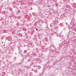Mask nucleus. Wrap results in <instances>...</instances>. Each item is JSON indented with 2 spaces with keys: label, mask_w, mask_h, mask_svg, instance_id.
I'll return each mask as SVG.
<instances>
[{
  "label": "nucleus",
  "mask_w": 76,
  "mask_h": 76,
  "mask_svg": "<svg viewBox=\"0 0 76 76\" xmlns=\"http://www.w3.org/2000/svg\"><path fill=\"white\" fill-rule=\"evenodd\" d=\"M19 64H20V65L21 66H22V64H23L22 63H20Z\"/></svg>",
  "instance_id": "nucleus-2"
},
{
  "label": "nucleus",
  "mask_w": 76,
  "mask_h": 76,
  "mask_svg": "<svg viewBox=\"0 0 76 76\" xmlns=\"http://www.w3.org/2000/svg\"><path fill=\"white\" fill-rule=\"evenodd\" d=\"M50 26H51V24H50Z\"/></svg>",
  "instance_id": "nucleus-8"
},
{
  "label": "nucleus",
  "mask_w": 76,
  "mask_h": 76,
  "mask_svg": "<svg viewBox=\"0 0 76 76\" xmlns=\"http://www.w3.org/2000/svg\"><path fill=\"white\" fill-rule=\"evenodd\" d=\"M36 31H38V29L37 28V29H36Z\"/></svg>",
  "instance_id": "nucleus-3"
},
{
  "label": "nucleus",
  "mask_w": 76,
  "mask_h": 76,
  "mask_svg": "<svg viewBox=\"0 0 76 76\" xmlns=\"http://www.w3.org/2000/svg\"><path fill=\"white\" fill-rule=\"evenodd\" d=\"M36 73H37V69H36Z\"/></svg>",
  "instance_id": "nucleus-5"
},
{
  "label": "nucleus",
  "mask_w": 76,
  "mask_h": 76,
  "mask_svg": "<svg viewBox=\"0 0 76 76\" xmlns=\"http://www.w3.org/2000/svg\"><path fill=\"white\" fill-rule=\"evenodd\" d=\"M48 7H50V5H48Z\"/></svg>",
  "instance_id": "nucleus-6"
},
{
  "label": "nucleus",
  "mask_w": 76,
  "mask_h": 76,
  "mask_svg": "<svg viewBox=\"0 0 76 76\" xmlns=\"http://www.w3.org/2000/svg\"><path fill=\"white\" fill-rule=\"evenodd\" d=\"M31 61V60H28V61Z\"/></svg>",
  "instance_id": "nucleus-7"
},
{
  "label": "nucleus",
  "mask_w": 76,
  "mask_h": 76,
  "mask_svg": "<svg viewBox=\"0 0 76 76\" xmlns=\"http://www.w3.org/2000/svg\"><path fill=\"white\" fill-rule=\"evenodd\" d=\"M37 67L38 69H39L41 68V66H38Z\"/></svg>",
  "instance_id": "nucleus-1"
},
{
  "label": "nucleus",
  "mask_w": 76,
  "mask_h": 76,
  "mask_svg": "<svg viewBox=\"0 0 76 76\" xmlns=\"http://www.w3.org/2000/svg\"><path fill=\"white\" fill-rule=\"evenodd\" d=\"M52 35H54V34L53 33H52Z\"/></svg>",
  "instance_id": "nucleus-4"
}]
</instances>
